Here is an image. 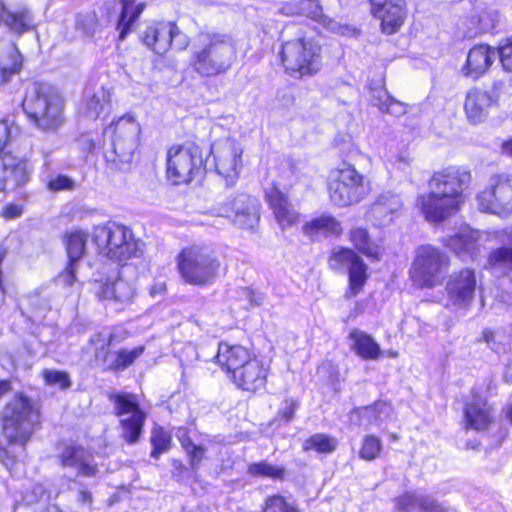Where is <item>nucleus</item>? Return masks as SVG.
I'll use <instances>...</instances> for the list:
<instances>
[{
  "mask_svg": "<svg viewBox=\"0 0 512 512\" xmlns=\"http://www.w3.org/2000/svg\"><path fill=\"white\" fill-rule=\"evenodd\" d=\"M12 140L11 128L7 120H0V154L1 153H12L7 150Z\"/></svg>",
  "mask_w": 512,
  "mask_h": 512,
  "instance_id": "6e6d98bb",
  "label": "nucleus"
},
{
  "mask_svg": "<svg viewBox=\"0 0 512 512\" xmlns=\"http://www.w3.org/2000/svg\"><path fill=\"white\" fill-rule=\"evenodd\" d=\"M493 236L502 244L488 252L485 269L491 273L508 276L512 274V227L496 230Z\"/></svg>",
  "mask_w": 512,
  "mask_h": 512,
  "instance_id": "bb28decb",
  "label": "nucleus"
},
{
  "mask_svg": "<svg viewBox=\"0 0 512 512\" xmlns=\"http://www.w3.org/2000/svg\"><path fill=\"white\" fill-rule=\"evenodd\" d=\"M113 144L116 142L131 141L136 138L140 131V125L131 114H125L117 120L112 121L108 126Z\"/></svg>",
  "mask_w": 512,
  "mask_h": 512,
  "instance_id": "f704fd0d",
  "label": "nucleus"
},
{
  "mask_svg": "<svg viewBox=\"0 0 512 512\" xmlns=\"http://www.w3.org/2000/svg\"><path fill=\"white\" fill-rule=\"evenodd\" d=\"M91 243L97 255L121 266L140 255L139 240L135 238L132 229L114 221L95 225Z\"/></svg>",
  "mask_w": 512,
  "mask_h": 512,
  "instance_id": "1a4fd4ad",
  "label": "nucleus"
},
{
  "mask_svg": "<svg viewBox=\"0 0 512 512\" xmlns=\"http://www.w3.org/2000/svg\"><path fill=\"white\" fill-rule=\"evenodd\" d=\"M264 200L281 230L291 229L301 222V213L295 209L289 195L278 183L273 182L265 190Z\"/></svg>",
  "mask_w": 512,
  "mask_h": 512,
  "instance_id": "412c9836",
  "label": "nucleus"
},
{
  "mask_svg": "<svg viewBox=\"0 0 512 512\" xmlns=\"http://www.w3.org/2000/svg\"><path fill=\"white\" fill-rule=\"evenodd\" d=\"M477 287L476 270L462 267L448 277L444 290L452 306L467 310L474 302Z\"/></svg>",
  "mask_w": 512,
  "mask_h": 512,
  "instance_id": "aec40b11",
  "label": "nucleus"
},
{
  "mask_svg": "<svg viewBox=\"0 0 512 512\" xmlns=\"http://www.w3.org/2000/svg\"><path fill=\"white\" fill-rule=\"evenodd\" d=\"M260 512H302V510L289 502L285 496L275 493L264 498Z\"/></svg>",
  "mask_w": 512,
  "mask_h": 512,
  "instance_id": "37998d69",
  "label": "nucleus"
},
{
  "mask_svg": "<svg viewBox=\"0 0 512 512\" xmlns=\"http://www.w3.org/2000/svg\"><path fill=\"white\" fill-rule=\"evenodd\" d=\"M299 11V0L286 1L279 9L280 14L287 17H299Z\"/></svg>",
  "mask_w": 512,
  "mask_h": 512,
  "instance_id": "e2e57ef3",
  "label": "nucleus"
},
{
  "mask_svg": "<svg viewBox=\"0 0 512 512\" xmlns=\"http://www.w3.org/2000/svg\"><path fill=\"white\" fill-rule=\"evenodd\" d=\"M442 244L457 257L475 261L481 253V233L478 230L466 228L448 236Z\"/></svg>",
  "mask_w": 512,
  "mask_h": 512,
  "instance_id": "cd10ccee",
  "label": "nucleus"
},
{
  "mask_svg": "<svg viewBox=\"0 0 512 512\" xmlns=\"http://www.w3.org/2000/svg\"><path fill=\"white\" fill-rule=\"evenodd\" d=\"M383 443L380 437L375 434H366L360 441L358 456L361 460L372 462L381 457Z\"/></svg>",
  "mask_w": 512,
  "mask_h": 512,
  "instance_id": "a19ab883",
  "label": "nucleus"
},
{
  "mask_svg": "<svg viewBox=\"0 0 512 512\" xmlns=\"http://www.w3.org/2000/svg\"><path fill=\"white\" fill-rule=\"evenodd\" d=\"M46 188L51 192L71 191L75 188V182L67 175L57 174L47 180Z\"/></svg>",
  "mask_w": 512,
  "mask_h": 512,
  "instance_id": "3c124183",
  "label": "nucleus"
},
{
  "mask_svg": "<svg viewBox=\"0 0 512 512\" xmlns=\"http://www.w3.org/2000/svg\"><path fill=\"white\" fill-rule=\"evenodd\" d=\"M33 162L14 153L0 154V192L7 193L25 187L32 179Z\"/></svg>",
  "mask_w": 512,
  "mask_h": 512,
  "instance_id": "6ab92c4d",
  "label": "nucleus"
},
{
  "mask_svg": "<svg viewBox=\"0 0 512 512\" xmlns=\"http://www.w3.org/2000/svg\"><path fill=\"white\" fill-rule=\"evenodd\" d=\"M23 214V206L15 203H8L3 206L1 216L6 220H12Z\"/></svg>",
  "mask_w": 512,
  "mask_h": 512,
  "instance_id": "052dcab7",
  "label": "nucleus"
},
{
  "mask_svg": "<svg viewBox=\"0 0 512 512\" xmlns=\"http://www.w3.org/2000/svg\"><path fill=\"white\" fill-rule=\"evenodd\" d=\"M339 440L330 434L315 433L302 443L303 452H315L318 455H329L337 451Z\"/></svg>",
  "mask_w": 512,
  "mask_h": 512,
  "instance_id": "e433bc0d",
  "label": "nucleus"
},
{
  "mask_svg": "<svg viewBox=\"0 0 512 512\" xmlns=\"http://www.w3.org/2000/svg\"><path fill=\"white\" fill-rule=\"evenodd\" d=\"M500 147L503 154L512 157V139L503 141Z\"/></svg>",
  "mask_w": 512,
  "mask_h": 512,
  "instance_id": "774afa93",
  "label": "nucleus"
},
{
  "mask_svg": "<svg viewBox=\"0 0 512 512\" xmlns=\"http://www.w3.org/2000/svg\"><path fill=\"white\" fill-rule=\"evenodd\" d=\"M175 262L182 281L200 288L213 284L223 270L215 251L195 243L183 247L176 255Z\"/></svg>",
  "mask_w": 512,
  "mask_h": 512,
  "instance_id": "9d476101",
  "label": "nucleus"
},
{
  "mask_svg": "<svg viewBox=\"0 0 512 512\" xmlns=\"http://www.w3.org/2000/svg\"><path fill=\"white\" fill-rule=\"evenodd\" d=\"M421 495L412 491H405L393 499L394 507L398 512H418Z\"/></svg>",
  "mask_w": 512,
  "mask_h": 512,
  "instance_id": "de8ad7c7",
  "label": "nucleus"
},
{
  "mask_svg": "<svg viewBox=\"0 0 512 512\" xmlns=\"http://www.w3.org/2000/svg\"><path fill=\"white\" fill-rule=\"evenodd\" d=\"M325 185L330 203L337 208L358 204L372 192L368 176L345 160L328 171Z\"/></svg>",
  "mask_w": 512,
  "mask_h": 512,
  "instance_id": "6e6552de",
  "label": "nucleus"
},
{
  "mask_svg": "<svg viewBox=\"0 0 512 512\" xmlns=\"http://www.w3.org/2000/svg\"><path fill=\"white\" fill-rule=\"evenodd\" d=\"M140 42L154 54L163 57L173 47L177 51L186 50L191 40L176 21L158 20L145 27L140 35Z\"/></svg>",
  "mask_w": 512,
  "mask_h": 512,
  "instance_id": "4468645a",
  "label": "nucleus"
},
{
  "mask_svg": "<svg viewBox=\"0 0 512 512\" xmlns=\"http://www.w3.org/2000/svg\"><path fill=\"white\" fill-rule=\"evenodd\" d=\"M481 339L487 344L492 343L495 341V332L490 328H485L482 330Z\"/></svg>",
  "mask_w": 512,
  "mask_h": 512,
  "instance_id": "338daca9",
  "label": "nucleus"
},
{
  "mask_svg": "<svg viewBox=\"0 0 512 512\" xmlns=\"http://www.w3.org/2000/svg\"><path fill=\"white\" fill-rule=\"evenodd\" d=\"M300 407V401L294 398H285L282 407L277 411L276 419L282 423H290L296 418V412Z\"/></svg>",
  "mask_w": 512,
  "mask_h": 512,
  "instance_id": "09e8293b",
  "label": "nucleus"
},
{
  "mask_svg": "<svg viewBox=\"0 0 512 512\" xmlns=\"http://www.w3.org/2000/svg\"><path fill=\"white\" fill-rule=\"evenodd\" d=\"M113 289H116L114 281L104 282L101 285L99 291L97 292V296H98L99 300L115 302V294L113 292L114 291Z\"/></svg>",
  "mask_w": 512,
  "mask_h": 512,
  "instance_id": "680f3d73",
  "label": "nucleus"
},
{
  "mask_svg": "<svg viewBox=\"0 0 512 512\" xmlns=\"http://www.w3.org/2000/svg\"><path fill=\"white\" fill-rule=\"evenodd\" d=\"M9 249L7 246L0 244V307L5 303L7 296V288L5 285L4 272L2 265L4 260L7 258Z\"/></svg>",
  "mask_w": 512,
  "mask_h": 512,
  "instance_id": "4d7b16f0",
  "label": "nucleus"
},
{
  "mask_svg": "<svg viewBox=\"0 0 512 512\" xmlns=\"http://www.w3.org/2000/svg\"><path fill=\"white\" fill-rule=\"evenodd\" d=\"M418 512H449V510L443 503L429 495H425L421 496Z\"/></svg>",
  "mask_w": 512,
  "mask_h": 512,
  "instance_id": "864d4df0",
  "label": "nucleus"
},
{
  "mask_svg": "<svg viewBox=\"0 0 512 512\" xmlns=\"http://www.w3.org/2000/svg\"><path fill=\"white\" fill-rule=\"evenodd\" d=\"M25 57L15 41L9 43L6 51L0 52V86L11 83L24 69Z\"/></svg>",
  "mask_w": 512,
  "mask_h": 512,
  "instance_id": "2f4dec72",
  "label": "nucleus"
},
{
  "mask_svg": "<svg viewBox=\"0 0 512 512\" xmlns=\"http://www.w3.org/2000/svg\"><path fill=\"white\" fill-rule=\"evenodd\" d=\"M115 288V303H128L131 302L133 294L130 285L122 280L114 281Z\"/></svg>",
  "mask_w": 512,
  "mask_h": 512,
  "instance_id": "5fc2aeb1",
  "label": "nucleus"
},
{
  "mask_svg": "<svg viewBox=\"0 0 512 512\" xmlns=\"http://www.w3.org/2000/svg\"><path fill=\"white\" fill-rule=\"evenodd\" d=\"M108 399L114 404V415L123 417L119 420L120 437L127 445H134L144 434L147 414L133 393L110 392Z\"/></svg>",
  "mask_w": 512,
  "mask_h": 512,
  "instance_id": "ddd939ff",
  "label": "nucleus"
},
{
  "mask_svg": "<svg viewBox=\"0 0 512 512\" xmlns=\"http://www.w3.org/2000/svg\"><path fill=\"white\" fill-rule=\"evenodd\" d=\"M493 50L488 44L474 45L468 52L461 72L464 77L472 80L480 79L491 67Z\"/></svg>",
  "mask_w": 512,
  "mask_h": 512,
  "instance_id": "7c9ffc66",
  "label": "nucleus"
},
{
  "mask_svg": "<svg viewBox=\"0 0 512 512\" xmlns=\"http://www.w3.org/2000/svg\"><path fill=\"white\" fill-rule=\"evenodd\" d=\"M278 60L283 73L289 78L310 79L324 68L323 46L314 38L296 36L281 42Z\"/></svg>",
  "mask_w": 512,
  "mask_h": 512,
  "instance_id": "0eeeda50",
  "label": "nucleus"
},
{
  "mask_svg": "<svg viewBox=\"0 0 512 512\" xmlns=\"http://www.w3.org/2000/svg\"><path fill=\"white\" fill-rule=\"evenodd\" d=\"M373 105L377 107L381 113L399 116L405 112L403 104L390 96L386 91H379L373 95Z\"/></svg>",
  "mask_w": 512,
  "mask_h": 512,
  "instance_id": "a18cd8bd",
  "label": "nucleus"
},
{
  "mask_svg": "<svg viewBox=\"0 0 512 512\" xmlns=\"http://www.w3.org/2000/svg\"><path fill=\"white\" fill-rule=\"evenodd\" d=\"M149 442L151 445L150 458L159 460L173 447V436L170 430L160 424H153L150 430Z\"/></svg>",
  "mask_w": 512,
  "mask_h": 512,
  "instance_id": "c9c22d12",
  "label": "nucleus"
},
{
  "mask_svg": "<svg viewBox=\"0 0 512 512\" xmlns=\"http://www.w3.org/2000/svg\"><path fill=\"white\" fill-rule=\"evenodd\" d=\"M503 83L494 82L490 90L473 87L468 90L464 111L468 120L474 124L482 122L488 115V110L498 104Z\"/></svg>",
  "mask_w": 512,
  "mask_h": 512,
  "instance_id": "393cba45",
  "label": "nucleus"
},
{
  "mask_svg": "<svg viewBox=\"0 0 512 512\" xmlns=\"http://www.w3.org/2000/svg\"><path fill=\"white\" fill-rule=\"evenodd\" d=\"M58 460L63 468L74 469L79 477L92 478L99 472L93 453L78 443L66 445L58 454Z\"/></svg>",
  "mask_w": 512,
  "mask_h": 512,
  "instance_id": "a878e982",
  "label": "nucleus"
},
{
  "mask_svg": "<svg viewBox=\"0 0 512 512\" xmlns=\"http://www.w3.org/2000/svg\"><path fill=\"white\" fill-rule=\"evenodd\" d=\"M299 10V17L318 22L330 30L342 28L332 18L324 14L319 0H299Z\"/></svg>",
  "mask_w": 512,
  "mask_h": 512,
  "instance_id": "4c0bfd02",
  "label": "nucleus"
},
{
  "mask_svg": "<svg viewBox=\"0 0 512 512\" xmlns=\"http://www.w3.org/2000/svg\"><path fill=\"white\" fill-rule=\"evenodd\" d=\"M78 261L79 260H73V258H69V261L65 268V274L67 276L68 284H72L75 281Z\"/></svg>",
  "mask_w": 512,
  "mask_h": 512,
  "instance_id": "0e129e2a",
  "label": "nucleus"
},
{
  "mask_svg": "<svg viewBox=\"0 0 512 512\" xmlns=\"http://www.w3.org/2000/svg\"><path fill=\"white\" fill-rule=\"evenodd\" d=\"M247 473L251 477L270 478L272 480H283L286 470L283 466H275L267 461L250 463L247 466Z\"/></svg>",
  "mask_w": 512,
  "mask_h": 512,
  "instance_id": "79ce46f5",
  "label": "nucleus"
},
{
  "mask_svg": "<svg viewBox=\"0 0 512 512\" xmlns=\"http://www.w3.org/2000/svg\"><path fill=\"white\" fill-rule=\"evenodd\" d=\"M478 209L484 213L506 216L512 212V174L494 175L490 184L476 195Z\"/></svg>",
  "mask_w": 512,
  "mask_h": 512,
  "instance_id": "dca6fc26",
  "label": "nucleus"
},
{
  "mask_svg": "<svg viewBox=\"0 0 512 512\" xmlns=\"http://www.w3.org/2000/svg\"><path fill=\"white\" fill-rule=\"evenodd\" d=\"M184 452L186 454L189 467L192 470H197L206 459L207 448L202 444H194Z\"/></svg>",
  "mask_w": 512,
  "mask_h": 512,
  "instance_id": "603ef678",
  "label": "nucleus"
},
{
  "mask_svg": "<svg viewBox=\"0 0 512 512\" xmlns=\"http://www.w3.org/2000/svg\"><path fill=\"white\" fill-rule=\"evenodd\" d=\"M114 338V334L105 337L101 332L95 333L89 338L86 346L82 348V353L92 352L95 363L104 366L103 371L119 373L132 366L144 354L145 346L139 345L131 350L119 349L114 353V360L107 363L111 353L110 345Z\"/></svg>",
  "mask_w": 512,
  "mask_h": 512,
  "instance_id": "2eb2a0df",
  "label": "nucleus"
},
{
  "mask_svg": "<svg viewBox=\"0 0 512 512\" xmlns=\"http://www.w3.org/2000/svg\"><path fill=\"white\" fill-rule=\"evenodd\" d=\"M451 263V257L441 248L432 244L419 245L415 249L409 278L420 289H433L443 283Z\"/></svg>",
  "mask_w": 512,
  "mask_h": 512,
  "instance_id": "f8f14e48",
  "label": "nucleus"
},
{
  "mask_svg": "<svg viewBox=\"0 0 512 512\" xmlns=\"http://www.w3.org/2000/svg\"><path fill=\"white\" fill-rule=\"evenodd\" d=\"M348 337L352 341L351 349L362 360H378L383 355L380 345L370 334L353 329Z\"/></svg>",
  "mask_w": 512,
  "mask_h": 512,
  "instance_id": "72a5a7b5",
  "label": "nucleus"
},
{
  "mask_svg": "<svg viewBox=\"0 0 512 512\" xmlns=\"http://www.w3.org/2000/svg\"><path fill=\"white\" fill-rule=\"evenodd\" d=\"M219 217L231 220L241 229H253L260 220L257 199L246 193L230 195L216 206Z\"/></svg>",
  "mask_w": 512,
  "mask_h": 512,
  "instance_id": "f3484780",
  "label": "nucleus"
},
{
  "mask_svg": "<svg viewBox=\"0 0 512 512\" xmlns=\"http://www.w3.org/2000/svg\"><path fill=\"white\" fill-rule=\"evenodd\" d=\"M213 361L236 390L256 396L267 389L271 366L252 346L221 340Z\"/></svg>",
  "mask_w": 512,
  "mask_h": 512,
  "instance_id": "7ed1b4c3",
  "label": "nucleus"
},
{
  "mask_svg": "<svg viewBox=\"0 0 512 512\" xmlns=\"http://www.w3.org/2000/svg\"><path fill=\"white\" fill-rule=\"evenodd\" d=\"M111 103V92L106 87H101L100 93L89 96L85 102V114L91 119H97Z\"/></svg>",
  "mask_w": 512,
  "mask_h": 512,
  "instance_id": "ea45409f",
  "label": "nucleus"
},
{
  "mask_svg": "<svg viewBox=\"0 0 512 512\" xmlns=\"http://www.w3.org/2000/svg\"><path fill=\"white\" fill-rule=\"evenodd\" d=\"M301 231L309 240L319 237H340L343 233L341 222L331 213H322L304 222Z\"/></svg>",
  "mask_w": 512,
  "mask_h": 512,
  "instance_id": "c756f323",
  "label": "nucleus"
},
{
  "mask_svg": "<svg viewBox=\"0 0 512 512\" xmlns=\"http://www.w3.org/2000/svg\"><path fill=\"white\" fill-rule=\"evenodd\" d=\"M472 172L464 165H448L435 170L427 180L428 191L415 199V208L431 224H440L459 213Z\"/></svg>",
  "mask_w": 512,
  "mask_h": 512,
  "instance_id": "f257e3e1",
  "label": "nucleus"
},
{
  "mask_svg": "<svg viewBox=\"0 0 512 512\" xmlns=\"http://www.w3.org/2000/svg\"><path fill=\"white\" fill-rule=\"evenodd\" d=\"M502 68L512 72V35L501 40L497 47Z\"/></svg>",
  "mask_w": 512,
  "mask_h": 512,
  "instance_id": "8fccbe9b",
  "label": "nucleus"
},
{
  "mask_svg": "<svg viewBox=\"0 0 512 512\" xmlns=\"http://www.w3.org/2000/svg\"><path fill=\"white\" fill-rule=\"evenodd\" d=\"M17 462L18 459L16 454L0 443V463L11 470L16 466Z\"/></svg>",
  "mask_w": 512,
  "mask_h": 512,
  "instance_id": "13d9d810",
  "label": "nucleus"
},
{
  "mask_svg": "<svg viewBox=\"0 0 512 512\" xmlns=\"http://www.w3.org/2000/svg\"><path fill=\"white\" fill-rule=\"evenodd\" d=\"M21 109L28 121L44 133L56 132L65 122V101L50 84L31 83L24 92Z\"/></svg>",
  "mask_w": 512,
  "mask_h": 512,
  "instance_id": "423d86ee",
  "label": "nucleus"
},
{
  "mask_svg": "<svg viewBox=\"0 0 512 512\" xmlns=\"http://www.w3.org/2000/svg\"><path fill=\"white\" fill-rule=\"evenodd\" d=\"M471 394L472 398L463 404V428L466 431H487L496 420L494 405L474 390Z\"/></svg>",
  "mask_w": 512,
  "mask_h": 512,
  "instance_id": "5701e85b",
  "label": "nucleus"
},
{
  "mask_svg": "<svg viewBox=\"0 0 512 512\" xmlns=\"http://www.w3.org/2000/svg\"><path fill=\"white\" fill-rule=\"evenodd\" d=\"M369 14L378 22L381 34L392 36L402 31L409 18L407 0H368Z\"/></svg>",
  "mask_w": 512,
  "mask_h": 512,
  "instance_id": "a211bd4d",
  "label": "nucleus"
},
{
  "mask_svg": "<svg viewBox=\"0 0 512 512\" xmlns=\"http://www.w3.org/2000/svg\"><path fill=\"white\" fill-rule=\"evenodd\" d=\"M236 60V50L226 36L213 34L201 49L194 51L189 67L202 78H216L227 74Z\"/></svg>",
  "mask_w": 512,
  "mask_h": 512,
  "instance_id": "9b49d317",
  "label": "nucleus"
},
{
  "mask_svg": "<svg viewBox=\"0 0 512 512\" xmlns=\"http://www.w3.org/2000/svg\"><path fill=\"white\" fill-rule=\"evenodd\" d=\"M264 200L281 230L291 229L301 222V213L295 209L289 195L278 183L273 182L265 190Z\"/></svg>",
  "mask_w": 512,
  "mask_h": 512,
  "instance_id": "4be33fe9",
  "label": "nucleus"
},
{
  "mask_svg": "<svg viewBox=\"0 0 512 512\" xmlns=\"http://www.w3.org/2000/svg\"><path fill=\"white\" fill-rule=\"evenodd\" d=\"M352 247L338 246L327 257L328 268L335 273L347 272V285L344 292L346 300L362 293L370 278L368 265L361 257L378 262L384 254V247L371 236L367 227L354 226L347 234Z\"/></svg>",
  "mask_w": 512,
  "mask_h": 512,
  "instance_id": "f03ea898",
  "label": "nucleus"
},
{
  "mask_svg": "<svg viewBox=\"0 0 512 512\" xmlns=\"http://www.w3.org/2000/svg\"><path fill=\"white\" fill-rule=\"evenodd\" d=\"M215 171L227 181L233 182L239 177L243 166V150L237 141L225 139L212 148Z\"/></svg>",
  "mask_w": 512,
  "mask_h": 512,
  "instance_id": "b1692460",
  "label": "nucleus"
},
{
  "mask_svg": "<svg viewBox=\"0 0 512 512\" xmlns=\"http://www.w3.org/2000/svg\"><path fill=\"white\" fill-rule=\"evenodd\" d=\"M118 3L120 10L116 17L115 28L118 32V41L122 42L136 29L147 4L137 0H118Z\"/></svg>",
  "mask_w": 512,
  "mask_h": 512,
  "instance_id": "c85d7f7f",
  "label": "nucleus"
},
{
  "mask_svg": "<svg viewBox=\"0 0 512 512\" xmlns=\"http://www.w3.org/2000/svg\"><path fill=\"white\" fill-rule=\"evenodd\" d=\"M78 501L82 504H91L93 501L92 494L87 489H82L78 493Z\"/></svg>",
  "mask_w": 512,
  "mask_h": 512,
  "instance_id": "69168bd1",
  "label": "nucleus"
},
{
  "mask_svg": "<svg viewBox=\"0 0 512 512\" xmlns=\"http://www.w3.org/2000/svg\"><path fill=\"white\" fill-rule=\"evenodd\" d=\"M87 235L85 232L75 230L65 235V247L68 258L79 260L85 253Z\"/></svg>",
  "mask_w": 512,
  "mask_h": 512,
  "instance_id": "c03bdc74",
  "label": "nucleus"
},
{
  "mask_svg": "<svg viewBox=\"0 0 512 512\" xmlns=\"http://www.w3.org/2000/svg\"><path fill=\"white\" fill-rule=\"evenodd\" d=\"M402 208V203L395 196H382L377 199L371 207L375 218L381 222H390Z\"/></svg>",
  "mask_w": 512,
  "mask_h": 512,
  "instance_id": "58836bf2",
  "label": "nucleus"
},
{
  "mask_svg": "<svg viewBox=\"0 0 512 512\" xmlns=\"http://www.w3.org/2000/svg\"><path fill=\"white\" fill-rule=\"evenodd\" d=\"M207 156L202 140L193 132L185 133L182 143L167 148L165 178L173 186H186L201 181L207 171Z\"/></svg>",
  "mask_w": 512,
  "mask_h": 512,
  "instance_id": "39448f33",
  "label": "nucleus"
},
{
  "mask_svg": "<svg viewBox=\"0 0 512 512\" xmlns=\"http://www.w3.org/2000/svg\"><path fill=\"white\" fill-rule=\"evenodd\" d=\"M176 436L183 451L187 450L188 448L195 444L191 437L190 429L186 426L178 427Z\"/></svg>",
  "mask_w": 512,
  "mask_h": 512,
  "instance_id": "bf43d9fd",
  "label": "nucleus"
},
{
  "mask_svg": "<svg viewBox=\"0 0 512 512\" xmlns=\"http://www.w3.org/2000/svg\"><path fill=\"white\" fill-rule=\"evenodd\" d=\"M41 422L40 402L23 391L15 392L0 411V433L9 446L24 449Z\"/></svg>",
  "mask_w": 512,
  "mask_h": 512,
  "instance_id": "20e7f679",
  "label": "nucleus"
},
{
  "mask_svg": "<svg viewBox=\"0 0 512 512\" xmlns=\"http://www.w3.org/2000/svg\"><path fill=\"white\" fill-rule=\"evenodd\" d=\"M392 410L389 400L378 399L369 405L353 407L349 412L350 420L356 425H371L381 419V415Z\"/></svg>",
  "mask_w": 512,
  "mask_h": 512,
  "instance_id": "473e14b6",
  "label": "nucleus"
},
{
  "mask_svg": "<svg viewBox=\"0 0 512 512\" xmlns=\"http://www.w3.org/2000/svg\"><path fill=\"white\" fill-rule=\"evenodd\" d=\"M42 379L46 385H56L61 390H66L71 387L72 382L68 372L54 369H44L41 372Z\"/></svg>",
  "mask_w": 512,
  "mask_h": 512,
  "instance_id": "49530a36",
  "label": "nucleus"
}]
</instances>
